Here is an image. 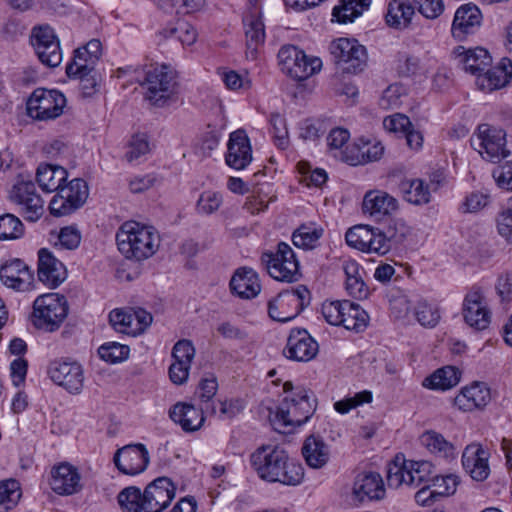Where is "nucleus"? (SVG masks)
Listing matches in <instances>:
<instances>
[{"mask_svg":"<svg viewBox=\"0 0 512 512\" xmlns=\"http://www.w3.org/2000/svg\"><path fill=\"white\" fill-rule=\"evenodd\" d=\"M249 460L259 478L269 483L296 486L304 476L301 464L290 459L288 453L277 445L258 447Z\"/></svg>","mask_w":512,"mask_h":512,"instance_id":"obj_1","label":"nucleus"},{"mask_svg":"<svg viewBox=\"0 0 512 512\" xmlns=\"http://www.w3.org/2000/svg\"><path fill=\"white\" fill-rule=\"evenodd\" d=\"M293 389L292 382L287 381L283 384V391L291 395L286 396L273 416H270L272 425L278 431L301 426L316 410L317 402L312 392L300 386L296 387L295 392Z\"/></svg>","mask_w":512,"mask_h":512,"instance_id":"obj_2","label":"nucleus"},{"mask_svg":"<svg viewBox=\"0 0 512 512\" xmlns=\"http://www.w3.org/2000/svg\"><path fill=\"white\" fill-rule=\"evenodd\" d=\"M116 242L118 250L125 258L143 261L157 252L160 237L153 226L137 221H126L116 233Z\"/></svg>","mask_w":512,"mask_h":512,"instance_id":"obj_3","label":"nucleus"},{"mask_svg":"<svg viewBox=\"0 0 512 512\" xmlns=\"http://www.w3.org/2000/svg\"><path fill=\"white\" fill-rule=\"evenodd\" d=\"M435 474V468L429 461L405 460L396 456L395 460L388 464L387 483L391 488H417L430 486Z\"/></svg>","mask_w":512,"mask_h":512,"instance_id":"obj_4","label":"nucleus"},{"mask_svg":"<svg viewBox=\"0 0 512 512\" xmlns=\"http://www.w3.org/2000/svg\"><path fill=\"white\" fill-rule=\"evenodd\" d=\"M145 99L152 105L163 107L176 92V71L165 64H150L143 67Z\"/></svg>","mask_w":512,"mask_h":512,"instance_id":"obj_5","label":"nucleus"},{"mask_svg":"<svg viewBox=\"0 0 512 512\" xmlns=\"http://www.w3.org/2000/svg\"><path fill=\"white\" fill-rule=\"evenodd\" d=\"M260 260L267 273L277 281L294 283L302 276L295 252L286 242H279L275 251L263 252Z\"/></svg>","mask_w":512,"mask_h":512,"instance_id":"obj_6","label":"nucleus"},{"mask_svg":"<svg viewBox=\"0 0 512 512\" xmlns=\"http://www.w3.org/2000/svg\"><path fill=\"white\" fill-rule=\"evenodd\" d=\"M68 303L63 295L48 293L38 296L33 303L32 322L46 332L56 331L68 315Z\"/></svg>","mask_w":512,"mask_h":512,"instance_id":"obj_7","label":"nucleus"},{"mask_svg":"<svg viewBox=\"0 0 512 512\" xmlns=\"http://www.w3.org/2000/svg\"><path fill=\"white\" fill-rule=\"evenodd\" d=\"M329 50L334 62L344 73L359 74L367 66V49L355 38H338L331 42Z\"/></svg>","mask_w":512,"mask_h":512,"instance_id":"obj_8","label":"nucleus"},{"mask_svg":"<svg viewBox=\"0 0 512 512\" xmlns=\"http://www.w3.org/2000/svg\"><path fill=\"white\" fill-rule=\"evenodd\" d=\"M310 303V292L304 285L280 292L268 302L269 316L278 322H288L296 318Z\"/></svg>","mask_w":512,"mask_h":512,"instance_id":"obj_9","label":"nucleus"},{"mask_svg":"<svg viewBox=\"0 0 512 512\" xmlns=\"http://www.w3.org/2000/svg\"><path fill=\"white\" fill-rule=\"evenodd\" d=\"M280 70L290 78L305 80L320 70L317 57H309L305 52L292 44L283 45L277 54Z\"/></svg>","mask_w":512,"mask_h":512,"instance_id":"obj_10","label":"nucleus"},{"mask_svg":"<svg viewBox=\"0 0 512 512\" xmlns=\"http://www.w3.org/2000/svg\"><path fill=\"white\" fill-rule=\"evenodd\" d=\"M472 146L479 151L481 156L493 163L502 160L510 162L512 154L506 149V134L504 130L492 127L488 124L478 126V132L471 141Z\"/></svg>","mask_w":512,"mask_h":512,"instance_id":"obj_11","label":"nucleus"},{"mask_svg":"<svg viewBox=\"0 0 512 512\" xmlns=\"http://www.w3.org/2000/svg\"><path fill=\"white\" fill-rule=\"evenodd\" d=\"M88 195V185L83 179L75 178L64 183L50 201V213L56 217L70 215L84 205Z\"/></svg>","mask_w":512,"mask_h":512,"instance_id":"obj_12","label":"nucleus"},{"mask_svg":"<svg viewBox=\"0 0 512 512\" xmlns=\"http://www.w3.org/2000/svg\"><path fill=\"white\" fill-rule=\"evenodd\" d=\"M65 105L66 98L60 91L37 88L27 101V113L36 120H52L63 113Z\"/></svg>","mask_w":512,"mask_h":512,"instance_id":"obj_13","label":"nucleus"},{"mask_svg":"<svg viewBox=\"0 0 512 512\" xmlns=\"http://www.w3.org/2000/svg\"><path fill=\"white\" fill-rule=\"evenodd\" d=\"M31 42L39 60L48 67H57L62 61L60 43L49 25L34 27Z\"/></svg>","mask_w":512,"mask_h":512,"instance_id":"obj_14","label":"nucleus"},{"mask_svg":"<svg viewBox=\"0 0 512 512\" xmlns=\"http://www.w3.org/2000/svg\"><path fill=\"white\" fill-rule=\"evenodd\" d=\"M10 200L20 206L21 213L28 221H36L44 213V200L30 180L18 181L10 192Z\"/></svg>","mask_w":512,"mask_h":512,"instance_id":"obj_15","label":"nucleus"},{"mask_svg":"<svg viewBox=\"0 0 512 512\" xmlns=\"http://www.w3.org/2000/svg\"><path fill=\"white\" fill-rule=\"evenodd\" d=\"M48 376L71 394H79L84 385L82 366L76 361L54 360L47 369Z\"/></svg>","mask_w":512,"mask_h":512,"instance_id":"obj_16","label":"nucleus"},{"mask_svg":"<svg viewBox=\"0 0 512 512\" xmlns=\"http://www.w3.org/2000/svg\"><path fill=\"white\" fill-rule=\"evenodd\" d=\"M115 466L126 475L143 472L149 463V453L145 445L130 444L116 451L113 457Z\"/></svg>","mask_w":512,"mask_h":512,"instance_id":"obj_17","label":"nucleus"},{"mask_svg":"<svg viewBox=\"0 0 512 512\" xmlns=\"http://www.w3.org/2000/svg\"><path fill=\"white\" fill-rule=\"evenodd\" d=\"M319 351L318 342L305 329H292L283 350L284 355L294 361L308 362Z\"/></svg>","mask_w":512,"mask_h":512,"instance_id":"obj_18","label":"nucleus"},{"mask_svg":"<svg viewBox=\"0 0 512 512\" xmlns=\"http://www.w3.org/2000/svg\"><path fill=\"white\" fill-rule=\"evenodd\" d=\"M463 316L465 322L477 330H484L489 326L490 310L479 288H473L466 294L463 302Z\"/></svg>","mask_w":512,"mask_h":512,"instance_id":"obj_19","label":"nucleus"},{"mask_svg":"<svg viewBox=\"0 0 512 512\" xmlns=\"http://www.w3.org/2000/svg\"><path fill=\"white\" fill-rule=\"evenodd\" d=\"M346 243L359 251L384 255L385 242L380 236V229L368 225L350 228L345 235Z\"/></svg>","mask_w":512,"mask_h":512,"instance_id":"obj_20","label":"nucleus"},{"mask_svg":"<svg viewBox=\"0 0 512 512\" xmlns=\"http://www.w3.org/2000/svg\"><path fill=\"white\" fill-rule=\"evenodd\" d=\"M175 486L167 477H159L144 490V511L161 512L175 497Z\"/></svg>","mask_w":512,"mask_h":512,"instance_id":"obj_21","label":"nucleus"},{"mask_svg":"<svg viewBox=\"0 0 512 512\" xmlns=\"http://www.w3.org/2000/svg\"><path fill=\"white\" fill-rule=\"evenodd\" d=\"M0 279L5 286L24 292L32 288L34 275L21 259H12L1 266Z\"/></svg>","mask_w":512,"mask_h":512,"instance_id":"obj_22","label":"nucleus"},{"mask_svg":"<svg viewBox=\"0 0 512 512\" xmlns=\"http://www.w3.org/2000/svg\"><path fill=\"white\" fill-rule=\"evenodd\" d=\"M386 493L382 476L377 472H365L355 478L352 495L360 503L381 500Z\"/></svg>","mask_w":512,"mask_h":512,"instance_id":"obj_23","label":"nucleus"},{"mask_svg":"<svg viewBox=\"0 0 512 512\" xmlns=\"http://www.w3.org/2000/svg\"><path fill=\"white\" fill-rule=\"evenodd\" d=\"M225 160L231 168H246L252 160V149L249 138L244 130H236L230 134Z\"/></svg>","mask_w":512,"mask_h":512,"instance_id":"obj_24","label":"nucleus"},{"mask_svg":"<svg viewBox=\"0 0 512 512\" xmlns=\"http://www.w3.org/2000/svg\"><path fill=\"white\" fill-rule=\"evenodd\" d=\"M491 400L490 388L484 382H474L463 387L454 398V405L459 410L470 412L483 409Z\"/></svg>","mask_w":512,"mask_h":512,"instance_id":"obj_25","label":"nucleus"},{"mask_svg":"<svg viewBox=\"0 0 512 512\" xmlns=\"http://www.w3.org/2000/svg\"><path fill=\"white\" fill-rule=\"evenodd\" d=\"M38 279L55 288L66 279V268L48 249L42 248L38 252Z\"/></svg>","mask_w":512,"mask_h":512,"instance_id":"obj_26","label":"nucleus"},{"mask_svg":"<svg viewBox=\"0 0 512 512\" xmlns=\"http://www.w3.org/2000/svg\"><path fill=\"white\" fill-rule=\"evenodd\" d=\"M481 22L482 14L476 5H462L455 12L451 28L452 35L458 40H463L467 35L474 34Z\"/></svg>","mask_w":512,"mask_h":512,"instance_id":"obj_27","label":"nucleus"},{"mask_svg":"<svg viewBox=\"0 0 512 512\" xmlns=\"http://www.w3.org/2000/svg\"><path fill=\"white\" fill-rule=\"evenodd\" d=\"M489 454L480 445H468L462 454V465L465 471L476 481H484L490 474Z\"/></svg>","mask_w":512,"mask_h":512,"instance_id":"obj_28","label":"nucleus"},{"mask_svg":"<svg viewBox=\"0 0 512 512\" xmlns=\"http://www.w3.org/2000/svg\"><path fill=\"white\" fill-rule=\"evenodd\" d=\"M205 408H196L194 405L178 402L169 411V416L173 422L180 425L183 431L187 433L198 431L205 422Z\"/></svg>","mask_w":512,"mask_h":512,"instance_id":"obj_29","label":"nucleus"},{"mask_svg":"<svg viewBox=\"0 0 512 512\" xmlns=\"http://www.w3.org/2000/svg\"><path fill=\"white\" fill-rule=\"evenodd\" d=\"M397 209V199L384 191H368L363 198V213L375 219H381L384 216L391 215Z\"/></svg>","mask_w":512,"mask_h":512,"instance_id":"obj_30","label":"nucleus"},{"mask_svg":"<svg viewBox=\"0 0 512 512\" xmlns=\"http://www.w3.org/2000/svg\"><path fill=\"white\" fill-rule=\"evenodd\" d=\"M50 486L59 495L77 493L81 488L78 470L70 464H60L52 471Z\"/></svg>","mask_w":512,"mask_h":512,"instance_id":"obj_31","label":"nucleus"},{"mask_svg":"<svg viewBox=\"0 0 512 512\" xmlns=\"http://www.w3.org/2000/svg\"><path fill=\"white\" fill-rule=\"evenodd\" d=\"M345 275V289L350 296L356 299H366L369 288L365 282L366 272L355 260H345L342 264Z\"/></svg>","mask_w":512,"mask_h":512,"instance_id":"obj_32","label":"nucleus"},{"mask_svg":"<svg viewBox=\"0 0 512 512\" xmlns=\"http://www.w3.org/2000/svg\"><path fill=\"white\" fill-rule=\"evenodd\" d=\"M453 53L462 68L473 75L478 76L491 66L492 58L484 48L466 50L458 46Z\"/></svg>","mask_w":512,"mask_h":512,"instance_id":"obj_33","label":"nucleus"},{"mask_svg":"<svg viewBox=\"0 0 512 512\" xmlns=\"http://www.w3.org/2000/svg\"><path fill=\"white\" fill-rule=\"evenodd\" d=\"M231 292L241 298H253L261 290L258 276L251 268L237 269L230 280Z\"/></svg>","mask_w":512,"mask_h":512,"instance_id":"obj_34","label":"nucleus"},{"mask_svg":"<svg viewBox=\"0 0 512 512\" xmlns=\"http://www.w3.org/2000/svg\"><path fill=\"white\" fill-rule=\"evenodd\" d=\"M246 46L252 58L256 56L258 47L265 41V27L260 13L255 9L243 17Z\"/></svg>","mask_w":512,"mask_h":512,"instance_id":"obj_35","label":"nucleus"},{"mask_svg":"<svg viewBox=\"0 0 512 512\" xmlns=\"http://www.w3.org/2000/svg\"><path fill=\"white\" fill-rule=\"evenodd\" d=\"M415 8L409 0H391L385 15L389 27L397 30H405L410 27Z\"/></svg>","mask_w":512,"mask_h":512,"instance_id":"obj_36","label":"nucleus"},{"mask_svg":"<svg viewBox=\"0 0 512 512\" xmlns=\"http://www.w3.org/2000/svg\"><path fill=\"white\" fill-rule=\"evenodd\" d=\"M420 442L431 454L439 458L452 460L458 454L455 445L434 430L425 431L420 436Z\"/></svg>","mask_w":512,"mask_h":512,"instance_id":"obj_37","label":"nucleus"},{"mask_svg":"<svg viewBox=\"0 0 512 512\" xmlns=\"http://www.w3.org/2000/svg\"><path fill=\"white\" fill-rule=\"evenodd\" d=\"M65 168L53 164H41L37 168L36 180L44 192H56L67 180Z\"/></svg>","mask_w":512,"mask_h":512,"instance_id":"obj_38","label":"nucleus"},{"mask_svg":"<svg viewBox=\"0 0 512 512\" xmlns=\"http://www.w3.org/2000/svg\"><path fill=\"white\" fill-rule=\"evenodd\" d=\"M411 232L412 229L405 220L401 218L391 220L385 230H380V236L385 242L384 255L393 248L402 245L411 235Z\"/></svg>","mask_w":512,"mask_h":512,"instance_id":"obj_39","label":"nucleus"},{"mask_svg":"<svg viewBox=\"0 0 512 512\" xmlns=\"http://www.w3.org/2000/svg\"><path fill=\"white\" fill-rule=\"evenodd\" d=\"M340 325L347 330L362 332L368 326L369 316L367 312L358 304L348 300L343 301V307L340 316Z\"/></svg>","mask_w":512,"mask_h":512,"instance_id":"obj_40","label":"nucleus"},{"mask_svg":"<svg viewBox=\"0 0 512 512\" xmlns=\"http://www.w3.org/2000/svg\"><path fill=\"white\" fill-rule=\"evenodd\" d=\"M340 325L347 330L362 332L368 326L369 316L367 312L358 304L348 300L343 301V307L340 316Z\"/></svg>","mask_w":512,"mask_h":512,"instance_id":"obj_41","label":"nucleus"},{"mask_svg":"<svg viewBox=\"0 0 512 512\" xmlns=\"http://www.w3.org/2000/svg\"><path fill=\"white\" fill-rule=\"evenodd\" d=\"M371 0H340L332 10V21L340 24L352 23L368 10Z\"/></svg>","mask_w":512,"mask_h":512,"instance_id":"obj_42","label":"nucleus"},{"mask_svg":"<svg viewBox=\"0 0 512 512\" xmlns=\"http://www.w3.org/2000/svg\"><path fill=\"white\" fill-rule=\"evenodd\" d=\"M461 373L453 366H445L437 369L423 380L422 385L432 390H448L456 386L460 381Z\"/></svg>","mask_w":512,"mask_h":512,"instance_id":"obj_43","label":"nucleus"},{"mask_svg":"<svg viewBox=\"0 0 512 512\" xmlns=\"http://www.w3.org/2000/svg\"><path fill=\"white\" fill-rule=\"evenodd\" d=\"M399 189L403 198L411 204L425 205L431 200L430 187L422 179H405L401 181Z\"/></svg>","mask_w":512,"mask_h":512,"instance_id":"obj_44","label":"nucleus"},{"mask_svg":"<svg viewBox=\"0 0 512 512\" xmlns=\"http://www.w3.org/2000/svg\"><path fill=\"white\" fill-rule=\"evenodd\" d=\"M320 239V229L316 222L300 225L292 234V242L297 248L312 250L317 247Z\"/></svg>","mask_w":512,"mask_h":512,"instance_id":"obj_45","label":"nucleus"},{"mask_svg":"<svg viewBox=\"0 0 512 512\" xmlns=\"http://www.w3.org/2000/svg\"><path fill=\"white\" fill-rule=\"evenodd\" d=\"M130 348L118 342H106L98 348L99 357L105 362L116 364L128 359Z\"/></svg>","mask_w":512,"mask_h":512,"instance_id":"obj_46","label":"nucleus"},{"mask_svg":"<svg viewBox=\"0 0 512 512\" xmlns=\"http://www.w3.org/2000/svg\"><path fill=\"white\" fill-rule=\"evenodd\" d=\"M24 234L21 220L11 213L0 215V240H15Z\"/></svg>","mask_w":512,"mask_h":512,"instance_id":"obj_47","label":"nucleus"},{"mask_svg":"<svg viewBox=\"0 0 512 512\" xmlns=\"http://www.w3.org/2000/svg\"><path fill=\"white\" fill-rule=\"evenodd\" d=\"M118 502L127 512L144 511V492L133 486L127 487L119 493Z\"/></svg>","mask_w":512,"mask_h":512,"instance_id":"obj_48","label":"nucleus"},{"mask_svg":"<svg viewBox=\"0 0 512 512\" xmlns=\"http://www.w3.org/2000/svg\"><path fill=\"white\" fill-rule=\"evenodd\" d=\"M222 204L223 195L220 192L206 190L200 194L196 202V212L199 215H212L220 209Z\"/></svg>","mask_w":512,"mask_h":512,"instance_id":"obj_49","label":"nucleus"},{"mask_svg":"<svg viewBox=\"0 0 512 512\" xmlns=\"http://www.w3.org/2000/svg\"><path fill=\"white\" fill-rule=\"evenodd\" d=\"M81 52V49H76L71 62L66 66V74L69 78L79 76V74L82 73L93 72L95 70L96 61Z\"/></svg>","mask_w":512,"mask_h":512,"instance_id":"obj_50","label":"nucleus"},{"mask_svg":"<svg viewBox=\"0 0 512 512\" xmlns=\"http://www.w3.org/2000/svg\"><path fill=\"white\" fill-rule=\"evenodd\" d=\"M164 34L178 39L183 45H192L196 41V29L184 20H178L173 27L166 28Z\"/></svg>","mask_w":512,"mask_h":512,"instance_id":"obj_51","label":"nucleus"},{"mask_svg":"<svg viewBox=\"0 0 512 512\" xmlns=\"http://www.w3.org/2000/svg\"><path fill=\"white\" fill-rule=\"evenodd\" d=\"M413 314L424 327H434L440 319L437 308L426 300H419L413 307Z\"/></svg>","mask_w":512,"mask_h":512,"instance_id":"obj_52","label":"nucleus"},{"mask_svg":"<svg viewBox=\"0 0 512 512\" xmlns=\"http://www.w3.org/2000/svg\"><path fill=\"white\" fill-rule=\"evenodd\" d=\"M109 322L116 332L135 335L137 329H134V316L122 309H114L109 314Z\"/></svg>","mask_w":512,"mask_h":512,"instance_id":"obj_53","label":"nucleus"},{"mask_svg":"<svg viewBox=\"0 0 512 512\" xmlns=\"http://www.w3.org/2000/svg\"><path fill=\"white\" fill-rule=\"evenodd\" d=\"M507 82L505 74L499 68L488 67L483 73L477 76V85L482 90L493 91L503 87Z\"/></svg>","mask_w":512,"mask_h":512,"instance_id":"obj_54","label":"nucleus"},{"mask_svg":"<svg viewBox=\"0 0 512 512\" xmlns=\"http://www.w3.org/2000/svg\"><path fill=\"white\" fill-rule=\"evenodd\" d=\"M21 497L19 483L16 480H7L0 482V506L4 510L14 507Z\"/></svg>","mask_w":512,"mask_h":512,"instance_id":"obj_55","label":"nucleus"},{"mask_svg":"<svg viewBox=\"0 0 512 512\" xmlns=\"http://www.w3.org/2000/svg\"><path fill=\"white\" fill-rule=\"evenodd\" d=\"M243 410L242 402L238 399H230L212 402L209 411L211 414L218 415L222 420L232 419Z\"/></svg>","mask_w":512,"mask_h":512,"instance_id":"obj_56","label":"nucleus"},{"mask_svg":"<svg viewBox=\"0 0 512 512\" xmlns=\"http://www.w3.org/2000/svg\"><path fill=\"white\" fill-rule=\"evenodd\" d=\"M349 138L350 133L347 129L339 127L331 129L326 138L327 152L336 159L345 148Z\"/></svg>","mask_w":512,"mask_h":512,"instance_id":"obj_57","label":"nucleus"},{"mask_svg":"<svg viewBox=\"0 0 512 512\" xmlns=\"http://www.w3.org/2000/svg\"><path fill=\"white\" fill-rule=\"evenodd\" d=\"M459 484V479L456 475L439 476L436 472L430 484L435 489L430 492V495L437 494L438 496L453 495Z\"/></svg>","mask_w":512,"mask_h":512,"instance_id":"obj_58","label":"nucleus"},{"mask_svg":"<svg viewBox=\"0 0 512 512\" xmlns=\"http://www.w3.org/2000/svg\"><path fill=\"white\" fill-rule=\"evenodd\" d=\"M302 455L308 466L320 468V438L314 434L308 436L302 446Z\"/></svg>","mask_w":512,"mask_h":512,"instance_id":"obj_59","label":"nucleus"},{"mask_svg":"<svg viewBox=\"0 0 512 512\" xmlns=\"http://www.w3.org/2000/svg\"><path fill=\"white\" fill-rule=\"evenodd\" d=\"M150 150L148 137L145 134H135L129 141L125 158L134 162L146 155Z\"/></svg>","mask_w":512,"mask_h":512,"instance_id":"obj_60","label":"nucleus"},{"mask_svg":"<svg viewBox=\"0 0 512 512\" xmlns=\"http://www.w3.org/2000/svg\"><path fill=\"white\" fill-rule=\"evenodd\" d=\"M272 132L274 135L275 144L280 149H285L288 146V130L286 127V121L279 113H272L269 118Z\"/></svg>","mask_w":512,"mask_h":512,"instance_id":"obj_61","label":"nucleus"},{"mask_svg":"<svg viewBox=\"0 0 512 512\" xmlns=\"http://www.w3.org/2000/svg\"><path fill=\"white\" fill-rule=\"evenodd\" d=\"M371 401L372 393L370 391L364 390L356 393L352 397H348L343 400L337 401L334 404V408L337 412L345 414L348 413L351 409L356 408L364 403H369Z\"/></svg>","mask_w":512,"mask_h":512,"instance_id":"obj_62","label":"nucleus"},{"mask_svg":"<svg viewBox=\"0 0 512 512\" xmlns=\"http://www.w3.org/2000/svg\"><path fill=\"white\" fill-rule=\"evenodd\" d=\"M297 170L300 174V183L308 188L320 187V168L312 169L309 162L300 161L297 163Z\"/></svg>","mask_w":512,"mask_h":512,"instance_id":"obj_63","label":"nucleus"},{"mask_svg":"<svg viewBox=\"0 0 512 512\" xmlns=\"http://www.w3.org/2000/svg\"><path fill=\"white\" fill-rule=\"evenodd\" d=\"M173 362H181L183 364L191 365L195 357V347L192 342L187 339L179 340L175 343L172 349Z\"/></svg>","mask_w":512,"mask_h":512,"instance_id":"obj_64","label":"nucleus"}]
</instances>
